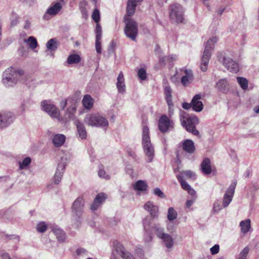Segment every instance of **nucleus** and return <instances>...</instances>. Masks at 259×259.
<instances>
[{
    "mask_svg": "<svg viewBox=\"0 0 259 259\" xmlns=\"http://www.w3.org/2000/svg\"><path fill=\"white\" fill-rule=\"evenodd\" d=\"M121 257L123 259H135L133 255L128 251Z\"/></svg>",
    "mask_w": 259,
    "mask_h": 259,
    "instance_id": "obj_56",
    "label": "nucleus"
},
{
    "mask_svg": "<svg viewBox=\"0 0 259 259\" xmlns=\"http://www.w3.org/2000/svg\"><path fill=\"white\" fill-rule=\"evenodd\" d=\"M182 174L189 178H192L195 176V174L191 170L183 171Z\"/></svg>",
    "mask_w": 259,
    "mask_h": 259,
    "instance_id": "obj_53",
    "label": "nucleus"
},
{
    "mask_svg": "<svg viewBox=\"0 0 259 259\" xmlns=\"http://www.w3.org/2000/svg\"><path fill=\"white\" fill-rule=\"evenodd\" d=\"M142 146L145 155L148 158V162H150L155 155L154 148L151 143L149 131H143L142 135Z\"/></svg>",
    "mask_w": 259,
    "mask_h": 259,
    "instance_id": "obj_3",
    "label": "nucleus"
},
{
    "mask_svg": "<svg viewBox=\"0 0 259 259\" xmlns=\"http://www.w3.org/2000/svg\"><path fill=\"white\" fill-rule=\"evenodd\" d=\"M36 229L38 232L44 233L47 229V225L45 222H40L37 224L36 226Z\"/></svg>",
    "mask_w": 259,
    "mask_h": 259,
    "instance_id": "obj_48",
    "label": "nucleus"
},
{
    "mask_svg": "<svg viewBox=\"0 0 259 259\" xmlns=\"http://www.w3.org/2000/svg\"><path fill=\"white\" fill-rule=\"evenodd\" d=\"M169 17L177 23H183L184 20L183 7L178 4H172L170 7Z\"/></svg>",
    "mask_w": 259,
    "mask_h": 259,
    "instance_id": "obj_5",
    "label": "nucleus"
},
{
    "mask_svg": "<svg viewBox=\"0 0 259 259\" xmlns=\"http://www.w3.org/2000/svg\"><path fill=\"white\" fill-rule=\"evenodd\" d=\"M184 73L185 75L182 77L181 81L183 86L186 87L193 81V75L190 69H185Z\"/></svg>",
    "mask_w": 259,
    "mask_h": 259,
    "instance_id": "obj_19",
    "label": "nucleus"
},
{
    "mask_svg": "<svg viewBox=\"0 0 259 259\" xmlns=\"http://www.w3.org/2000/svg\"><path fill=\"white\" fill-rule=\"evenodd\" d=\"M77 133L79 136V137L81 139H85L87 138V132L86 131H77Z\"/></svg>",
    "mask_w": 259,
    "mask_h": 259,
    "instance_id": "obj_54",
    "label": "nucleus"
},
{
    "mask_svg": "<svg viewBox=\"0 0 259 259\" xmlns=\"http://www.w3.org/2000/svg\"><path fill=\"white\" fill-rule=\"evenodd\" d=\"M76 252L77 255H80L83 253H85L86 250L83 248H79L76 250Z\"/></svg>",
    "mask_w": 259,
    "mask_h": 259,
    "instance_id": "obj_59",
    "label": "nucleus"
},
{
    "mask_svg": "<svg viewBox=\"0 0 259 259\" xmlns=\"http://www.w3.org/2000/svg\"><path fill=\"white\" fill-rule=\"evenodd\" d=\"M116 87L120 93H124L126 88L124 82V78L122 72L120 71L117 78Z\"/></svg>",
    "mask_w": 259,
    "mask_h": 259,
    "instance_id": "obj_21",
    "label": "nucleus"
},
{
    "mask_svg": "<svg viewBox=\"0 0 259 259\" xmlns=\"http://www.w3.org/2000/svg\"><path fill=\"white\" fill-rule=\"evenodd\" d=\"M183 149L187 153L192 154L195 152L194 142L190 140H185L182 142Z\"/></svg>",
    "mask_w": 259,
    "mask_h": 259,
    "instance_id": "obj_22",
    "label": "nucleus"
},
{
    "mask_svg": "<svg viewBox=\"0 0 259 259\" xmlns=\"http://www.w3.org/2000/svg\"><path fill=\"white\" fill-rule=\"evenodd\" d=\"M223 64L230 72L237 73L239 71L238 63L229 58L224 57Z\"/></svg>",
    "mask_w": 259,
    "mask_h": 259,
    "instance_id": "obj_13",
    "label": "nucleus"
},
{
    "mask_svg": "<svg viewBox=\"0 0 259 259\" xmlns=\"http://www.w3.org/2000/svg\"><path fill=\"white\" fill-rule=\"evenodd\" d=\"M187 191H188V193L192 196L195 195L196 194L195 191L191 187L190 188V189H188Z\"/></svg>",
    "mask_w": 259,
    "mask_h": 259,
    "instance_id": "obj_64",
    "label": "nucleus"
},
{
    "mask_svg": "<svg viewBox=\"0 0 259 259\" xmlns=\"http://www.w3.org/2000/svg\"><path fill=\"white\" fill-rule=\"evenodd\" d=\"M167 57H169V62H172L174 61H176L177 59V56L176 55H172Z\"/></svg>",
    "mask_w": 259,
    "mask_h": 259,
    "instance_id": "obj_61",
    "label": "nucleus"
},
{
    "mask_svg": "<svg viewBox=\"0 0 259 259\" xmlns=\"http://www.w3.org/2000/svg\"><path fill=\"white\" fill-rule=\"evenodd\" d=\"M137 5L138 4L135 3L134 1L128 0L126 8L127 14L124 17L131 18V17L135 14Z\"/></svg>",
    "mask_w": 259,
    "mask_h": 259,
    "instance_id": "obj_25",
    "label": "nucleus"
},
{
    "mask_svg": "<svg viewBox=\"0 0 259 259\" xmlns=\"http://www.w3.org/2000/svg\"><path fill=\"white\" fill-rule=\"evenodd\" d=\"M249 249L248 246H246L239 253V256L238 259H246L248 253Z\"/></svg>",
    "mask_w": 259,
    "mask_h": 259,
    "instance_id": "obj_47",
    "label": "nucleus"
},
{
    "mask_svg": "<svg viewBox=\"0 0 259 259\" xmlns=\"http://www.w3.org/2000/svg\"><path fill=\"white\" fill-rule=\"evenodd\" d=\"M217 37H213L206 42L200 65L201 70L203 71H206L207 69L208 64L211 56V51L213 49L214 45L217 42Z\"/></svg>",
    "mask_w": 259,
    "mask_h": 259,
    "instance_id": "obj_2",
    "label": "nucleus"
},
{
    "mask_svg": "<svg viewBox=\"0 0 259 259\" xmlns=\"http://www.w3.org/2000/svg\"><path fill=\"white\" fill-rule=\"evenodd\" d=\"M169 57L167 56H164L160 59L159 62L161 64L163 65H165L166 64V62L168 61Z\"/></svg>",
    "mask_w": 259,
    "mask_h": 259,
    "instance_id": "obj_58",
    "label": "nucleus"
},
{
    "mask_svg": "<svg viewBox=\"0 0 259 259\" xmlns=\"http://www.w3.org/2000/svg\"><path fill=\"white\" fill-rule=\"evenodd\" d=\"M160 239L167 249H171L173 247L174 244V239L170 235L166 233L165 235H163Z\"/></svg>",
    "mask_w": 259,
    "mask_h": 259,
    "instance_id": "obj_26",
    "label": "nucleus"
},
{
    "mask_svg": "<svg viewBox=\"0 0 259 259\" xmlns=\"http://www.w3.org/2000/svg\"><path fill=\"white\" fill-rule=\"evenodd\" d=\"M52 231L59 241L64 242L65 241L66 235L62 230L57 227H54L52 229Z\"/></svg>",
    "mask_w": 259,
    "mask_h": 259,
    "instance_id": "obj_30",
    "label": "nucleus"
},
{
    "mask_svg": "<svg viewBox=\"0 0 259 259\" xmlns=\"http://www.w3.org/2000/svg\"><path fill=\"white\" fill-rule=\"evenodd\" d=\"M210 252L212 255L215 254L219 252L220 246L218 244H215L210 248Z\"/></svg>",
    "mask_w": 259,
    "mask_h": 259,
    "instance_id": "obj_52",
    "label": "nucleus"
},
{
    "mask_svg": "<svg viewBox=\"0 0 259 259\" xmlns=\"http://www.w3.org/2000/svg\"><path fill=\"white\" fill-rule=\"evenodd\" d=\"M98 176L99 177L106 180H109L110 179V176L109 175L106 174L104 169V166L102 164H100L99 166Z\"/></svg>",
    "mask_w": 259,
    "mask_h": 259,
    "instance_id": "obj_41",
    "label": "nucleus"
},
{
    "mask_svg": "<svg viewBox=\"0 0 259 259\" xmlns=\"http://www.w3.org/2000/svg\"><path fill=\"white\" fill-rule=\"evenodd\" d=\"M24 76L25 72L23 69L11 67L7 68L4 72L3 82L6 87H9L10 85V83L16 84Z\"/></svg>",
    "mask_w": 259,
    "mask_h": 259,
    "instance_id": "obj_1",
    "label": "nucleus"
},
{
    "mask_svg": "<svg viewBox=\"0 0 259 259\" xmlns=\"http://www.w3.org/2000/svg\"><path fill=\"white\" fill-rule=\"evenodd\" d=\"M144 209L147 210L150 214L151 217L153 219L157 218L158 217V208L154 205L153 203L151 201L146 202L144 206Z\"/></svg>",
    "mask_w": 259,
    "mask_h": 259,
    "instance_id": "obj_18",
    "label": "nucleus"
},
{
    "mask_svg": "<svg viewBox=\"0 0 259 259\" xmlns=\"http://www.w3.org/2000/svg\"><path fill=\"white\" fill-rule=\"evenodd\" d=\"M82 103L85 109H91L93 106L94 100L91 95L87 94L84 96Z\"/></svg>",
    "mask_w": 259,
    "mask_h": 259,
    "instance_id": "obj_28",
    "label": "nucleus"
},
{
    "mask_svg": "<svg viewBox=\"0 0 259 259\" xmlns=\"http://www.w3.org/2000/svg\"><path fill=\"white\" fill-rule=\"evenodd\" d=\"M41 105L44 111L47 112L51 117L58 118L60 116L59 109L55 105L48 104V101L44 100L41 102Z\"/></svg>",
    "mask_w": 259,
    "mask_h": 259,
    "instance_id": "obj_8",
    "label": "nucleus"
},
{
    "mask_svg": "<svg viewBox=\"0 0 259 259\" xmlns=\"http://www.w3.org/2000/svg\"><path fill=\"white\" fill-rule=\"evenodd\" d=\"M148 185L145 181L139 180L133 185V188L135 190L138 191L144 192L147 190Z\"/></svg>",
    "mask_w": 259,
    "mask_h": 259,
    "instance_id": "obj_29",
    "label": "nucleus"
},
{
    "mask_svg": "<svg viewBox=\"0 0 259 259\" xmlns=\"http://www.w3.org/2000/svg\"><path fill=\"white\" fill-rule=\"evenodd\" d=\"M177 212L175 210L173 207H169L168 209L167 219L169 221H172L177 218Z\"/></svg>",
    "mask_w": 259,
    "mask_h": 259,
    "instance_id": "obj_38",
    "label": "nucleus"
},
{
    "mask_svg": "<svg viewBox=\"0 0 259 259\" xmlns=\"http://www.w3.org/2000/svg\"><path fill=\"white\" fill-rule=\"evenodd\" d=\"M217 88L222 93L228 91V83L226 79H222L218 81L216 84Z\"/></svg>",
    "mask_w": 259,
    "mask_h": 259,
    "instance_id": "obj_32",
    "label": "nucleus"
},
{
    "mask_svg": "<svg viewBox=\"0 0 259 259\" xmlns=\"http://www.w3.org/2000/svg\"><path fill=\"white\" fill-rule=\"evenodd\" d=\"M236 185V183H232L227 189L223 199V206L224 207H227L232 201L235 193Z\"/></svg>",
    "mask_w": 259,
    "mask_h": 259,
    "instance_id": "obj_9",
    "label": "nucleus"
},
{
    "mask_svg": "<svg viewBox=\"0 0 259 259\" xmlns=\"http://www.w3.org/2000/svg\"><path fill=\"white\" fill-rule=\"evenodd\" d=\"M71 100H72L71 98H68L66 100L62 101V102H60L61 108H62L63 109H64L65 108V107H66L67 103L68 102L70 103L71 102Z\"/></svg>",
    "mask_w": 259,
    "mask_h": 259,
    "instance_id": "obj_55",
    "label": "nucleus"
},
{
    "mask_svg": "<svg viewBox=\"0 0 259 259\" xmlns=\"http://www.w3.org/2000/svg\"><path fill=\"white\" fill-rule=\"evenodd\" d=\"M177 178L178 181L181 183V186L183 189H184L185 190H187L188 189H190V188L191 187V186L186 181H185L183 180L182 176H181V175H178L177 176Z\"/></svg>",
    "mask_w": 259,
    "mask_h": 259,
    "instance_id": "obj_43",
    "label": "nucleus"
},
{
    "mask_svg": "<svg viewBox=\"0 0 259 259\" xmlns=\"http://www.w3.org/2000/svg\"><path fill=\"white\" fill-rule=\"evenodd\" d=\"M114 247L116 252H118L121 256L127 252L125 250L123 245L117 241L114 242Z\"/></svg>",
    "mask_w": 259,
    "mask_h": 259,
    "instance_id": "obj_35",
    "label": "nucleus"
},
{
    "mask_svg": "<svg viewBox=\"0 0 259 259\" xmlns=\"http://www.w3.org/2000/svg\"><path fill=\"white\" fill-rule=\"evenodd\" d=\"M153 193L154 195L158 196L161 198H165V195L163 192L158 188H156L153 190Z\"/></svg>",
    "mask_w": 259,
    "mask_h": 259,
    "instance_id": "obj_50",
    "label": "nucleus"
},
{
    "mask_svg": "<svg viewBox=\"0 0 259 259\" xmlns=\"http://www.w3.org/2000/svg\"><path fill=\"white\" fill-rule=\"evenodd\" d=\"M202 96L200 94L195 95L192 101L191 105L193 110L199 112L201 111L203 109V104L201 101Z\"/></svg>",
    "mask_w": 259,
    "mask_h": 259,
    "instance_id": "obj_14",
    "label": "nucleus"
},
{
    "mask_svg": "<svg viewBox=\"0 0 259 259\" xmlns=\"http://www.w3.org/2000/svg\"><path fill=\"white\" fill-rule=\"evenodd\" d=\"M200 169L205 175H209L212 172L210 160L208 158H205L200 165Z\"/></svg>",
    "mask_w": 259,
    "mask_h": 259,
    "instance_id": "obj_20",
    "label": "nucleus"
},
{
    "mask_svg": "<svg viewBox=\"0 0 259 259\" xmlns=\"http://www.w3.org/2000/svg\"><path fill=\"white\" fill-rule=\"evenodd\" d=\"M80 57L77 54H72L69 56L67 62L69 64L78 63L80 61Z\"/></svg>",
    "mask_w": 259,
    "mask_h": 259,
    "instance_id": "obj_39",
    "label": "nucleus"
},
{
    "mask_svg": "<svg viewBox=\"0 0 259 259\" xmlns=\"http://www.w3.org/2000/svg\"><path fill=\"white\" fill-rule=\"evenodd\" d=\"M92 18L96 23H98L100 20V14L98 9H94L92 15Z\"/></svg>",
    "mask_w": 259,
    "mask_h": 259,
    "instance_id": "obj_46",
    "label": "nucleus"
},
{
    "mask_svg": "<svg viewBox=\"0 0 259 259\" xmlns=\"http://www.w3.org/2000/svg\"><path fill=\"white\" fill-rule=\"evenodd\" d=\"M25 41L27 42L30 48L32 50L37 47L38 44L36 39L33 36H29Z\"/></svg>",
    "mask_w": 259,
    "mask_h": 259,
    "instance_id": "obj_40",
    "label": "nucleus"
},
{
    "mask_svg": "<svg viewBox=\"0 0 259 259\" xmlns=\"http://www.w3.org/2000/svg\"><path fill=\"white\" fill-rule=\"evenodd\" d=\"M152 230L155 232L157 236L160 239L163 235H165L164 229L160 226L159 224H155L152 227Z\"/></svg>",
    "mask_w": 259,
    "mask_h": 259,
    "instance_id": "obj_34",
    "label": "nucleus"
},
{
    "mask_svg": "<svg viewBox=\"0 0 259 259\" xmlns=\"http://www.w3.org/2000/svg\"><path fill=\"white\" fill-rule=\"evenodd\" d=\"M66 137L64 135L57 134L53 137L52 142L55 147H60L64 143Z\"/></svg>",
    "mask_w": 259,
    "mask_h": 259,
    "instance_id": "obj_27",
    "label": "nucleus"
},
{
    "mask_svg": "<svg viewBox=\"0 0 259 259\" xmlns=\"http://www.w3.org/2000/svg\"><path fill=\"white\" fill-rule=\"evenodd\" d=\"M1 257L2 259H11L9 255L7 253H2Z\"/></svg>",
    "mask_w": 259,
    "mask_h": 259,
    "instance_id": "obj_63",
    "label": "nucleus"
},
{
    "mask_svg": "<svg viewBox=\"0 0 259 259\" xmlns=\"http://www.w3.org/2000/svg\"><path fill=\"white\" fill-rule=\"evenodd\" d=\"M31 159L30 157H26L22 162H19V168L23 169L27 167L31 163Z\"/></svg>",
    "mask_w": 259,
    "mask_h": 259,
    "instance_id": "obj_44",
    "label": "nucleus"
},
{
    "mask_svg": "<svg viewBox=\"0 0 259 259\" xmlns=\"http://www.w3.org/2000/svg\"><path fill=\"white\" fill-rule=\"evenodd\" d=\"M96 38H101L102 37V28L100 24L98 23H96Z\"/></svg>",
    "mask_w": 259,
    "mask_h": 259,
    "instance_id": "obj_51",
    "label": "nucleus"
},
{
    "mask_svg": "<svg viewBox=\"0 0 259 259\" xmlns=\"http://www.w3.org/2000/svg\"><path fill=\"white\" fill-rule=\"evenodd\" d=\"M124 22L125 24L124 32L127 37L135 40L138 34V24L128 17H124Z\"/></svg>",
    "mask_w": 259,
    "mask_h": 259,
    "instance_id": "obj_4",
    "label": "nucleus"
},
{
    "mask_svg": "<svg viewBox=\"0 0 259 259\" xmlns=\"http://www.w3.org/2000/svg\"><path fill=\"white\" fill-rule=\"evenodd\" d=\"M70 103H71V105L67 108L65 114V116H66L65 117V122L67 120H69L73 117L74 114L76 110L75 101L72 99Z\"/></svg>",
    "mask_w": 259,
    "mask_h": 259,
    "instance_id": "obj_23",
    "label": "nucleus"
},
{
    "mask_svg": "<svg viewBox=\"0 0 259 259\" xmlns=\"http://www.w3.org/2000/svg\"><path fill=\"white\" fill-rule=\"evenodd\" d=\"M84 200L82 197H79L77 198L72 205V209L73 212L80 218L81 213L83 211Z\"/></svg>",
    "mask_w": 259,
    "mask_h": 259,
    "instance_id": "obj_11",
    "label": "nucleus"
},
{
    "mask_svg": "<svg viewBox=\"0 0 259 259\" xmlns=\"http://www.w3.org/2000/svg\"><path fill=\"white\" fill-rule=\"evenodd\" d=\"M237 80L242 89L246 90L247 89L248 81L245 78L242 77H237Z\"/></svg>",
    "mask_w": 259,
    "mask_h": 259,
    "instance_id": "obj_42",
    "label": "nucleus"
},
{
    "mask_svg": "<svg viewBox=\"0 0 259 259\" xmlns=\"http://www.w3.org/2000/svg\"><path fill=\"white\" fill-rule=\"evenodd\" d=\"M181 120L182 125L186 128V130H196L195 124L198 121L196 117L182 115Z\"/></svg>",
    "mask_w": 259,
    "mask_h": 259,
    "instance_id": "obj_10",
    "label": "nucleus"
},
{
    "mask_svg": "<svg viewBox=\"0 0 259 259\" xmlns=\"http://www.w3.org/2000/svg\"><path fill=\"white\" fill-rule=\"evenodd\" d=\"M194 201H195L194 198L187 200L186 202V204L187 207H188V208L190 207L192 205V204L194 203Z\"/></svg>",
    "mask_w": 259,
    "mask_h": 259,
    "instance_id": "obj_60",
    "label": "nucleus"
},
{
    "mask_svg": "<svg viewBox=\"0 0 259 259\" xmlns=\"http://www.w3.org/2000/svg\"><path fill=\"white\" fill-rule=\"evenodd\" d=\"M96 50L98 54L101 53V38H96Z\"/></svg>",
    "mask_w": 259,
    "mask_h": 259,
    "instance_id": "obj_49",
    "label": "nucleus"
},
{
    "mask_svg": "<svg viewBox=\"0 0 259 259\" xmlns=\"http://www.w3.org/2000/svg\"><path fill=\"white\" fill-rule=\"evenodd\" d=\"M182 107H183V108H184V109H186V110H188V109H190L191 108H192L191 102L190 103H188L187 102H184L182 104Z\"/></svg>",
    "mask_w": 259,
    "mask_h": 259,
    "instance_id": "obj_57",
    "label": "nucleus"
},
{
    "mask_svg": "<svg viewBox=\"0 0 259 259\" xmlns=\"http://www.w3.org/2000/svg\"><path fill=\"white\" fill-rule=\"evenodd\" d=\"M164 93L165 95V99L166 102L168 106L169 112L170 114H171L172 112L174 105L172 100V90L170 86L167 85L165 87L164 89Z\"/></svg>",
    "mask_w": 259,
    "mask_h": 259,
    "instance_id": "obj_17",
    "label": "nucleus"
},
{
    "mask_svg": "<svg viewBox=\"0 0 259 259\" xmlns=\"http://www.w3.org/2000/svg\"><path fill=\"white\" fill-rule=\"evenodd\" d=\"M67 163V158L66 157H61V161L58 163V165L53 179L55 184L58 185L61 182Z\"/></svg>",
    "mask_w": 259,
    "mask_h": 259,
    "instance_id": "obj_7",
    "label": "nucleus"
},
{
    "mask_svg": "<svg viewBox=\"0 0 259 259\" xmlns=\"http://www.w3.org/2000/svg\"><path fill=\"white\" fill-rule=\"evenodd\" d=\"M85 121L89 125L96 126H106L108 124L107 120L97 114H90L85 118Z\"/></svg>",
    "mask_w": 259,
    "mask_h": 259,
    "instance_id": "obj_6",
    "label": "nucleus"
},
{
    "mask_svg": "<svg viewBox=\"0 0 259 259\" xmlns=\"http://www.w3.org/2000/svg\"><path fill=\"white\" fill-rule=\"evenodd\" d=\"M222 209L221 201L220 200H216L213 204V207L211 210V214H214L218 213Z\"/></svg>",
    "mask_w": 259,
    "mask_h": 259,
    "instance_id": "obj_37",
    "label": "nucleus"
},
{
    "mask_svg": "<svg viewBox=\"0 0 259 259\" xmlns=\"http://www.w3.org/2000/svg\"><path fill=\"white\" fill-rule=\"evenodd\" d=\"M62 8V4L61 2H57L52 4L47 11V13L51 16L56 15Z\"/></svg>",
    "mask_w": 259,
    "mask_h": 259,
    "instance_id": "obj_24",
    "label": "nucleus"
},
{
    "mask_svg": "<svg viewBox=\"0 0 259 259\" xmlns=\"http://www.w3.org/2000/svg\"><path fill=\"white\" fill-rule=\"evenodd\" d=\"M13 116L11 113L0 114V128L6 127L13 121Z\"/></svg>",
    "mask_w": 259,
    "mask_h": 259,
    "instance_id": "obj_16",
    "label": "nucleus"
},
{
    "mask_svg": "<svg viewBox=\"0 0 259 259\" xmlns=\"http://www.w3.org/2000/svg\"><path fill=\"white\" fill-rule=\"evenodd\" d=\"M174 122L166 115H162L158 121L159 130H168L174 128Z\"/></svg>",
    "mask_w": 259,
    "mask_h": 259,
    "instance_id": "obj_12",
    "label": "nucleus"
},
{
    "mask_svg": "<svg viewBox=\"0 0 259 259\" xmlns=\"http://www.w3.org/2000/svg\"><path fill=\"white\" fill-rule=\"evenodd\" d=\"M138 76L142 80H145L147 78V73L144 68H141L138 71Z\"/></svg>",
    "mask_w": 259,
    "mask_h": 259,
    "instance_id": "obj_45",
    "label": "nucleus"
},
{
    "mask_svg": "<svg viewBox=\"0 0 259 259\" xmlns=\"http://www.w3.org/2000/svg\"><path fill=\"white\" fill-rule=\"evenodd\" d=\"M88 3L85 1H82L79 3V10L82 15V17L84 18H87L88 17V11L87 9V6Z\"/></svg>",
    "mask_w": 259,
    "mask_h": 259,
    "instance_id": "obj_36",
    "label": "nucleus"
},
{
    "mask_svg": "<svg viewBox=\"0 0 259 259\" xmlns=\"http://www.w3.org/2000/svg\"><path fill=\"white\" fill-rule=\"evenodd\" d=\"M106 198L107 195L105 193H99L96 195L92 204H91L90 207L91 209L93 211L97 210Z\"/></svg>",
    "mask_w": 259,
    "mask_h": 259,
    "instance_id": "obj_15",
    "label": "nucleus"
},
{
    "mask_svg": "<svg viewBox=\"0 0 259 259\" xmlns=\"http://www.w3.org/2000/svg\"><path fill=\"white\" fill-rule=\"evenodd\" d=\"M152 237L151 235H148L146 236L144 238V240L145 242L148 243L152 241Z\"/></svg>",
    "mask_w": 259,
    "mask_h": 259,
    "instance_id": "obj_62",
    "label": "nucleus"
},
{
    "mask_svg": "<svg viewBox=\"0 0 259 259\" xmlns=\"http://www.w3.org/2000/svg\"><path fill=\"white\" fill-rule=\"evenodd\" d=\"M250 220L247 219L242 221L240 223V226L241 227V232L243 234L247 233L251 228Z\"/></svg>",
    "mask_w": 259,
    "mask_h": 259,
    "instance_id": "obj_33",
    "label": "nucleus"
},
{
    "mask_svg": "<svg viewBox=\"0 0 259 259\" xmlns=\"http://www.w3.org/2000/svg\"><path fill=\"white\" fill-rule=\"evenodd\" d=\"M59 46V42L56 38H51L46 44L47 49L51 52L55 51Z\"/></svg>",
    "mask_w": 259,
    "mask_h": 259,
    "instance_id": "obj_31",
    "label": "nucleus"
}]
</instances>
